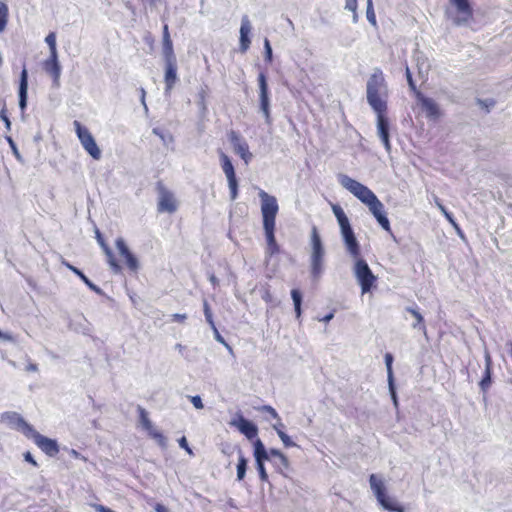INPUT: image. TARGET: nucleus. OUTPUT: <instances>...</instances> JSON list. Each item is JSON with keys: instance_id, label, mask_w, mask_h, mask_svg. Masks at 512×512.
Masks as SVG:
<instances>
[{"instance_id": "obj_1", "label": "nucleus", "mask_w": 512, "mask_h": 512, "mask_svg": "<svg viewBox=\"0 0 512 512\" xmlns=\"http://www.w3.org/2000/svg\"><path fill=\"white\" fill-rule=\"evenodd\" d=\"M337 179L343 188L348 190L353 196L367 206L379 226L392 235L390 221L385 211L384 204L378 199L376 194L369 187L346 174H338Z\"/></svg>"}, {"instance_id": "obj_2", "label": "nucleus", "mask_w": 512, "mask_h": 512, "mask_svg": "<svg viewBox=\"0 0 512 512\" xmlns=\"http://www.w3.org/2000/svg\"><path fill=\"white\" fill-rule=\"evenodd\" d=\"M388 85L383 71L374 68L366 83V99L373 111L387 109Z\"/></svg>"}, {"instance_id": "obj_3", "label": "nucleus", "mask_w": 512, "mask_h": 512, "mask_svg": "<svg viewBox=\"0 0 512 512\" xmlns=\"http://www.w3.org/2000/svg\"><path fill=\"white\" fill-rule=\"evenodd\" d=\"M253 456L255 464H265L266 461H272V458H279L280 464L285 469L290 468V461L288 457L279 449L270 448L267 450L260 438H256L253 442Z\"/></svg>"}, {"instance_id": "obj_4", "label": "nucleus", "mask_w": 512, "mask_h": 512, "mask_svg": "<svg viewBox=\"0 0 512 512\" xmlns=\"http://www.w3.org/2000/svg\"><path fill=\"white\" fill-rule=\"evenodd\" d=\"M355 259L356 261L353 268L354 276L361 288V293H369L372 288L375 287L377 277L373 274L365 259L360 258V256Z\"/></svg>"}, {"instance_id": "obj_5", "label": "nucleus", "mask_w": 512, "mask_h": 512, "mask_svg": "<svg viewBox=\"0 0 512 512\" xmlns=\"http://www.w3.org/2000/svg\"><path fill=\"white\" fill-rule=\"evenodd\" d=\"M311 244V276L313 280H318L323 272L324 247L316 227H313L312 229Z\"/></svg>"}, {"instance_id": "obj_6", "label": "nucleus", "mask_w": 512, "mask_h": 512, "mask_svg": "<svg viewBox=\"0 0 512 512\" xmlns=\"http://www.w3.org/2000/svg\"><path fill=\"white\" fill-rule=\"evenodd\" d=\"M75 132L77 137L85 149V151L95 160L101 158V150L98 147L93 135L87 127L83 126L79 121H74Z\"/></svg>"}, {"instance_id": "obj_7", "label": "nucleus", "mask_w": 512, "mask_h": 512, "mask_svg": "<svg viewBox=\"0 0 512 512\" xmlns=\"http://www.w3.org/2000/svg\"><path fill=\"white\" fill-rule=\"evenodd\" d=\"M165 72H164V83H165V95H169L171 90L174 88L178 81L177 75V58L174 51L162 52Z\"/></svg>"}, {"instance_id": "obj_8", "label": "nucleus", "mask_w": 512, "mask_h": 512, "mask_svg": "<svg viewBox=\"0 0 512 512\" xmlns=\"http://www.w3.org/2000/svg\"><path fill=\"white\" fill-rule=\"evenodd\" d=\"M259 197L261 199V214L263 226L275 225L276 215L279 210L277 199L269 195L264 190H260Z\"/></svg>"}, {"instance_id": "obj_9", "label": "nucleus", "mask_w": 512, "mask_h": 512, "mask_svg": "<svg viewBox=\"0 0 512 512\" xmlns=\"http://www.w3.org/2000/svg\"><path fill=\"white\" fill-rule=\"evenodd\" d=\"M0 420L7 423L11 429L22 432L26 437L34 432V427L29 424L19 413L14 411H6L0 414Z\"/></svg>"}, {"instance_id": "obj_10", "label": "nucleus", "mask_w": 512, "mask_h": 512, "mask_svg": "<svg viewBox=\"0 0 512 512\" xmlns=\"http://www.w3.org/2000/svg\"><path fill=\"white\" fill-rule=\"evenodd\" d=\"M258 85H259V108L262 114L264 115L265 122L267 125L272 124V118L270 114V98H269V88L267 83V77L265 73L261 72L258 75Z\"/></svg>"}, {"instance_id": "obj_11", "label": "nucleus", "mask_w": 512, "mask_h": 512, "mask_svg": "<svg viewBox=\"0 0 512 512\" xmlns=\"http://www.w3.org/2000/svg\"><path fill=\"white\" fill-rule=\"evenodd\" d=\"M340 227V233L342 240L344 242V245L348 251V253L353 258H358L360 256L361 250H360V244L355 236L354 230L350 223L344 224Z\"/></svg>"}, {"instance_id": "obj_12", "label": "nucleus", "mask_w": 512, "mask_h": 512, "mask_svg": "<svg viewBox=\"0 0 512 512\" xmlns=\"http://www.w3.org/2000/svg\"><path fill=\"white\" fill-rule=\"evenodd\" d=\"M449 2L456 8L458 14L453 18V23L456 26L466 25L473 17V8L470 0H449Z\"/></svg>"}, {"instance_id": "obj_13", "label": "nucleus", "mask_w": 512, "mask_h": 512, "mask_svg": "<svg viewBox=\"0 0 512 512\" xmlns=\"http://www.w3.org/2000/svg\"><path fill=\"white\" fill-rule=\"evenodd\" d=\"M228 139L233 146L234 152L238 154L246 164H248L252 160L253 154L249 151L247 142L234 130H231L228 133Z\"/></svg>"}, {"instance_id": "obj_14", "label": "nucleus", "mask_w": 512, "mask_h": 512, "mask_svg": "<svg viewBox=\"0 0 512 512\" xmlns=\"http://www.w3.org/2000/svg\"><path fill=\"white\" fill-rule=\"evenodd\" d=\"M230 424L236 427L248 440H256L258 435L257 425L253 421L245 418L241 413H238L237 417L234 418Z\"/></svg>"}, {"instance_id": "obj_15", "label": "nucleus", "mask_w": 512, "mask_h": 512, "mask_svg": "<svg viewBox=\"0 0 512 512\" xmlns=\"http://www.w3.org/2000/svg\"><path fill=\"white\" fill-rule=\"evenodd\" d=\"M34 443L49 457H54L59 452V445L55 439L48 438L34 429V432L30 434Z\"/></svg>"}, {"instance_id": "obj_16", "label": "nucleus", "mask_w": 512, "mask_h": 512, "mask_svg": "<svg viewBox=\"0 0 512 512\" xmlns=\"http://www.w3.org/2000/svg\"><path fill=\"white\" fill-rule=\"evenodd\" d=\"M159 200L157 210L160 213H174L177 210V203L172 192L168 191L161 183H158Z\"/></svg>"}, {"instance_id": "obj_17", "label": "nucleus", "mask_w": 512, "mask_h": 512, "mask_svg": "<svg viewBox=\"0 0 512 512\" xmlns=\"http://www.w3.org/2000/svg\"><path fill=\"white\" fill-rule=\"evenodd\" d=\"M416 99L427 118L436 120L441 116L440 107L434 99L427 97L421 91H416Z\"/></svg>"}, {"instance_id": "obj_18", "label": "nucleus", "mask_w": 512, "mask_h": 512, "mask_svg": "<svg viewBox=\"0 0 512 512\" xmlns=\"http://www.w3.org/2000/svg\"><path fill=\"white\" fill-rule=\"evenodd\" d=\"M115 245L120 256L124 258L129 270L136 272L139 269V261L137 257L131 252L125 240L122 237H118L115 241Z\"/></svg>"}, {"instance_id": "obj_19", "label": "nucleus", "mask_w": 512, "mask_h": 512, "mask_svg": "<svg viewBox=\"0 0 512 512\" xmlns=\"http://www.w3.org/2000/svg\"><path fill=\"white\" fill-rule=\"evenodd\" d=\"M28 104V71L23 66L19 77L18 105L22 113L25 112Z\"/></svg>"}, {"instance_id": "obj_20", "label": "nucleus", "mask_w": 512, "mask_h": 512, "mask_svg": "<svg viewBox=\"0 0 512 512\" xmlns=\"http://www.w3.org/2000/svg\"><path fill=\"white\" fill-rule=\"evenodd\" d=\"M43 68L46 73L52 76L53 85L58 87L61 76V65L58 61V54H50L49 58L45 60Z\"/></svg>"}, {"instance_id": "obj_21", "label": "nucleus", "mask_w": 512, "mask_h": 512, "mask_svg": "<svg viewBox=\"0 0 512 512\" xmlns=\"http://www.w3.org/2000/svg\"><path fill=\"white\" fill-rule=\"evenodd\" d=\"M251 23L247 15H244L241 19V26H240V51L246 52L251 44L250 39V32H251Z\"/></svg>"}, {"instance_id": "obj_22", "label": "nucleus", "mask_w": 512, "mask_h": 512, "mask_svg": "<svg viewBox=\"0 0 512 512\" xmlns=\"http://www.w3.org/2000/svg\"><path fill=\"white\" fill-rule=\"evenodd\" d=\"M62 264L67 267L71 272H73L76 276H78L81 281L93 292H95L98 295H104V291L94 284L79 268L75 267L74 265L70 264L66 260L62 261Z\"/></svg>"}, {"instance_id": "obj_23", "label": "nucleus", "mask_w": 512, "mask_h": 512, "mask_svg": "<svg viewBox=\"0 0 512 512\" xmlns=\"http://www.w3.org/2000/svg\"><path fill=\"white\" fill-rule=\"evenodd\" d=\"M377 116V135L380 140L386 137H390V122L386 115L387 109L381 111H374Z\"/></svg>"}, {"instance_id": "obj_24", "label": "nucleus", "mask_w": 512, "mask_h": 512, "mask_svg": "<svg viewBox=\"0 0 512 512\" xmlns=\"http://www.w3.org/2000/svg\"><path fill=\"white\" fill-rule=\"evenodd\" d=\"M493 384V369H484L482 377L478 383L480 392L483 396V401H487V394Z\"/></svg>"}, {"instance_id": "obj_25", "label": "nucleus", "mask_w": 512, "mask_h": 512, "mask_svg": "<svg viewBox=\"0 0 512 512\" xmlns=\"http://www.w3.org/2000/svg\"><path fill=\"white\" fill-rule=\"evenodd\" d=\"M265 232V238L268 246V251L271 255L279 252V245L275 238V225L263 226Z\"/></svg>"}, {"instance_id": "obj_26", "label": "nucleus", "mask_w": 512, "mask_h": 512, "mask_svg": "<svg viewBox=\"0 0 512 512\" xmlns=\"http://www.w3.org/2000/svg\"><path fill=\"white\" fill-rule=\"evenodd\" d=\"M369 483L377 500L382 499V497L387 494L383 480L378 478L377 475L371 474L369 477Z\"/></svg>"}, {"instance_id": "obj_27", "label": "nucleus", "mask_w": 512, "mask_h": 512, "mask_svg": "<svg viewBox=\"0 0 512 512\" xmlns=\"http://www.w3.org/2000/svg\"><path fill=\"white\" fill-rule=\"evenodd\" d=\"M405 310L415 318V322L412 323V328L421 330V331H423L424 334H426V326H425L424 317L420 313L418 306L417 305L407 306L405 308Z\"/></svg>"}, {"instance_id": "obj_28", "label": "nucleus", "mask_w": 512, "mask_h": 512, "mask_svg": "<svg viewBox=\"0 0 512 512\" xmlns=\"http://www.w3.org/2000/svg\"><path fill=\"white\" fill-rule=\"evenodd\" d=\"M379 505L389 512H405L404 508L388 494H385L382 499L377 500Z\"/></svg>"}, {"instance_id": "obj_29", "label": "nucleus", "mask_w": 512, "mask_h": 512, "mask_svg": "<svg viewBox=\"0 0 512 512\" xmlns=\"http://www.w3.org/2000/svg\"><path fill=\"white\" fill-rule=\"evenodd\" d=\"M290 294L294 305L295 317L301 323L303 294L298 288L292 289Z\"/></svg>"}, {"instance_id": "obj_30", "label": "nucleus", "mask_w": 512, "mask_h": 512, "mask_svg": "<svg viewBox=\"0 0 512 512\" xmlns=\"http://www.w3.org/2000/svg\"><path fill=\"white\" fill-rule=\"evenodd\" d=\"M247 468H248V459L242 454L241 449H239V458H238V463L236 466L238 481H242L245 478Z\"/></svg>"}, {"instance_id": "obj_31", "label": "nucleus", "mask_w": 512, "mask_h": 512, "mask_svg": "<svg viewBox=\"0 0 512 512\" xmlns=\"http://www.w3.org/2000/svg\"><path fill=\"white\" fill-rule=\"evenodd\" d=\"M220 162L223 172L226 176L236 174L234 165L228 155H226L224 152L220 153Z\"/></svg>"}, {"instance_id": "obj_32", "label": "nucleus", "mask_w": 512, "mask_h": 512, "mask_svg": "<svg viewBox=\"0 0 512 512\" xmlns=\"http://www.w3.org/2000/svg\"><path fill=\"white\" fill-rule=\"evenodd\" d=\"M169 51H174L173 42L170 37L169 27L167 24H164L162 32V52Z\"/></svg>"}, {"instance_id": "obj_33", "label": "nucleus", "mask_w": 512, "mask_h": 512, "mask_svg": "<svg viewBox=\"0 0 512 512\" xmlns=\"http://www.w3.org/2000/svg\"><path fill=\"white\" fill-rule=\"evenodd\" d=\"M104 254L106 255V258H107V262L111 268V270L118 274L122 271V267L121 265L118 263V261L116 260L114 254H113V251L111 248L109 249H106L105 251H103Z\"/></svg>"}, {"instance_id": "obj_34", "label": "nucleus", "mask_w": 512, "mask_h": 512, "mask_svg": "<svg viewBox=\"0 0 512 512\" xmlns=\"http://www.w3.org/2000/svg\"><path fill=\"white\" fill-rule=\"evenodd\" d=\"M226 178H227L228 187H229V190H230V199L232 201H234L238 197V187H239V184H238L237 176H236V174H233V175L226 176Z\"/></svg>"}, {"instance_id": "obj_35", "label": "nucleus", "mask_w": 512, "mask_h": 512, "mask_svg": "<svg viewBox=\"0 0 512 512\" xmlns=\"http://www.w3.org/2000/svg\"><path fill=\"white\" fill-rule=\"evenodd\" d=\"M137 411H138V414H139V420H140V423H141L142 427L146 431L150 430L153 427V424H152L151 420L148 417V412L146 411V409L143 408L142 406L138 405L137 406Z\"/></svg>"}, {"instance_id": "obj_36", "label": "nucleus", "mask_w": 512, "mask_h": 512, "mask_svg": "<svg viewBox=\"0 0 512 512\" xmlns=\"http://www.w3.org/2000/svg\"><path fill=\"white\" fill-rule=\"evenodd\" d=\"M332 211H333L334 216L337 219L339 226L350 223L346 213L344 212V210L342 209L341 206H339L338 204L333 205Z\"/></svg>"}, {"instance_id": "obj_37", "label": "nucleus", "mask_w": 512, "mask_h": 512, "mask_svg": "<svg viewBox=\"0 0 512 512\" xmlns=\"http://www.w3.org/2000/svg\"><path fill=\"white\" fill-rule=\"evenodd\" d=\"M9 8L8 5L0 1V33L3 32L8 23Z\"/></svg>"}, {"instance_id": "obj_38", "label": "nucleus", "mask_w": 512, "mask_h": 512, "mask_svg": "<svg viewBox=\"0 0 512 512\" xmlns=\"http://www.w3.org/2000/svg\"><path fill=\"white\" fill-rule=\"evenodd\" d=\"M152 133L158 136L164 145H168L173 142V136L170 132L164 131L162 128L155 127L152 129Z\"/></svg>"}, {"instance_id": "obj_39", "label": "nucleus", "mask_w": 512, "mask_h": 512, "mask_svg": "<svg viewBox=\"0 0 512 512\" xmlns=\"http://www.w3.org/2000/svg\"><path fill=\"white\" fill-rule=\"evenodd\" d=\"M435 204L438 207V209L441 211V213L444 215L446 220L452 225L456 226V219L454 218V215L447 210V208L441 203L439 198H435Z\"/></svg>"}, {"instance_id": "obj_40", "label": "nucleus", "mask_w": 512, "mask_h": 512, "mask_svg": "<svg viewBox=\"0 0 512 512\" xmlns=\"http://www.w3.org/2000/svg\"><path fill=\"white\" fill-rule=\"evenodd\" d=\"M149 436L152 437L154 440L157 441V443L161 446V447H166V444H167V440H166V437L163 435L162 432L154 429L153 427L147 431Z\"/></svg>"}, {"instance_id": "obj_41", "label": "nucleus", "mask_w": 512, "mask_h": 512, "mask_svg": "<svg viewBox=\"0 0 512 512\" xmlns=\"http://www.w3.org/2000/svg\"><path fill=\"white\" fill-rule=\"evenodd\" d=\"M203 312H204L206 322L209 324V326L211 328H214L216 325H215V322L213 319V314H212L210 305L207 300L203 301Z\"/></svg>"}, {"instance_id": "obj_42", "label": "nucleus", "mask_w": 512, "mask_h": 512, "mask_svg": "<svg viewBox=\"0 0 512 512\" xmlns=\"http://www.w3.org/2000/svg\"><path fill=\"white\" fill-rule=\"evenodd\" d=\"M393 361H394L393 355L391 353H386L384 356V362H385L386 369H387V380L394 379V374H393V369H392Z\"/></svg>"}, {"instance_id": "obj_43", "label": "nucleus", "mask_w": 512, "mask_h": 512, "mask_svg": "<svg viewBox=\"0 0 512 512\" xmlns=\"http://www.w3.org/2000/svg\"><path fill=\"white\" fill-rule=\"evenodd\" d=\"M366 17L370 24H372L373 26H376V24H377L376 15H375L372 0H367Z\"/></svg>"}, {"instance_id": "obj_44", "label": "nucleus", "mask_w": 512, "mask_h": 512, "mask_svg": "<svg viewBox=\"0 0 512 512\" xmlns=\"http://www.w3.org/2000/svg\"><path fill=\"white\" fill-rule=\"evenodd\" d=\"M5 139L8 142V144H9V146H10L12 152H13V155L15 156V158L20 163H24V159H23L22 155L20 154V152H19V150L17 148V145H16L15 141L13 140V138L11 136L6 135Z\"/></svg>"}, {"instance_id": "obj_45", "label": "nucleus", "mask_w": 512, "mask_h": 512, "mask_svg": "<svg viewBox=\"0 0 512 512\" xmlns=\"http://www.w3.org/2000/svg\"><path fill=\"white\" fill-rule=\"evenodd\" d=\"M205 98L206 90L204 88H201L197 94V105L202 113H205L207 111Z\"/></svg>"}, {"instance_id": "obj_46", "label": "nucleus", "mask_w": 512, "mask_h": 512, "mask_svg": "<svg viewBox=\"0 0 512 512\" xmlns=\"http://www.w3.org/2000/svg\"><path fill=\"white\" fill-rule=\"evenodd\" d=\"M45 41L49 46L50 54H58L56 46V34L54 32H50L46 36Z\"/></svg>"}, {"instance_id": "obj_47", "label": "nucleus", "mask_w": 512, "mask_h": 512, "mask_svg": "<svg viewBox=\"0 0 512 512\" xmlns=\"http://www.w3.org/2000/svg\"><path fill=\"white\" fill-rule=\"evenodd\" d=\"M264 59L267 63H271L273 60V50L268 38L264 39Z\"/></svg>"}, {"instance_id": "obj_48", "label": "nucleus", "mask_w": 512, "mask_h": 512, "mask_svg": "<svg viewBox=\"0 0 512 512\" xmlns=\"http://www.w3.org/2000/svg\"><path fill=\"white\" fill-rule=\"evenodd\" d=\"M387 381H388L389 394L391 396L394 406L397 407L398 406V397H397V392H396L395 379L387 380Z\"/></svg>"}, {"instance_id": "obj_49", "label": "nucleus", "mask_w": 512, "mask_h": 512, "mask_svg": "<svg viewBox=\"0 0 512 512\" xmlns=\"http://www.w3.org/2000/svg\"><path fill=\"white\" fill-rule=\"evenodd\" d=\"M345 9L353 12V22L358 21L357 0H346Z\"/></svg>"}, {"instance_id": "obj_50", "label": "nucleus", "mask_w": 512, "mask_h": 512, "mask_svg": "<svg viewBox=\"0 0 512 512\" xmlns=\"http://www.w3.org/2000/svg\"><path fill=\"white\" fill-rule=\"evenodd\" d=\"M278 436L286 448L297 446L296 443L292 441L291 437L287 435L284 431H278Z\"/></svg>"}, {"instance_id": "obj_51", "label": "nucleus", "mask_w": 512, "mask_h": 512, "mask_svg": "<svg viewBox=\"0 0 512 512\" xmlns=\"http://www.w3.org/2000/svg\"><path fill=\"white\" fill-rule=\"evenodd\" d=\"M405 76H406V80H407V83H408V86L409 88L414 92V94L416 95V91H419L417 89V86H416V83L413 79V76H412V73L409 69L408 66H406V70H405Z\"/></svg>"}, {"instance_id": "obj_52", "label": "nucleus", "mask_w": 512, "mask_h": 512, "mask_svg": "<svg viewBox=\"0 0 512 512\" xmlns=\"http://www.w3.org/2000/svg\"><path fill=\"white\" fill-rule=\"evenodd\" d=\"M0 119L4 122L6 130L8 132L11 131L12 123L8 117L7 109L5 106L0 110Z\"/></svg>"}, {"instance_id": "obj_53", "label": "nucleus", "mask_w": 512, "mask_h": 512, "mask_svg": "<svg viewBox=\"0 0 512 512\" xmlns=\"http://www.w3.org/2000/svg\"><path fill=\"white\" fill-rule=\"evenodd\" d=\"M478 105L485 109L487 112L490 111L492 107L495 105V101L493 99H477Z\"/></svg>"}, {"instance_id": "obj_54", "label": "nucleus", "mask_w": 512, "mask_h": 512, "mask_svg": "<svg viewBox=\"0 0 512 512\" xmlns=\"http://www.w3.org/2000/svg\"><path fill=\"white\" fill-rule=\"evenodd\" d=\"M95 238L103 251L110 248L98 228L95 229Z\"/></svg>"}, {"instance_id": "obj_55", "label": "nucleus", "mask_w": 512, "mask_h": 512, "mask_svg": "<svg viewBox=\"0 0 512 512\" xmlns=\"http://www.w3.org/2000/svg\"><path fill=\"white\" fill-rule=\"evenodd\" d=\"M259 474V478L262 482H268V473L265 468V464H255Z\"/></svg>"}, {"instance_id": "obj_56", "label": "nucleus", "mask_w": 512, "mask_h": 512, "mask_svg": "<svg viewBox=\"0 0 512 512\" xmlns=\"http://www.w3.org/2000/svg\"><path fill=\"white\" fill-rule=\"evenodd\" d=\"M179 446L184 449L189 455H193V451L191 447L188 444L187 438L185 436H182L178 439Z\"/></svg>"}, {"instance_id": "obj_57", "label": "nucleus", "mask_w": 512, "mask_h": 512, "mask_svg": "<svg viewBox=\"0 0 512 512\" xmlns=\"http://www.w3.org/2000/svg\"><path fill=\"white\" fill-rule=\"evenodd\" d=\"M190 401L196 409H203L204 404L202 398L199 395L190 396Z\"/></svg>"}, {"instance_id": "obj_58", "label": "nucleus", "mask_w": 512, "mask_h": 512, "mask_svg": "<svg viewBox=\"0 0 512 512\" xmlns=\"http://www.w3.org/2000/svg\"><path fill=\"white\" fill-rule=\"evenodd\" d=\"M261 411H265L267 412L268 414L271 415L272 418L274 419H279V414L277 413V411L270 405H264L261 407L260 409Z\"/></svg>"}, {"instance_id": "obj_59", "label": "nucleus", "mask_w": 512, "mask_h": 512, "mask_svg": "<svg viewBox=\"0 0 512 512\" xmlns=\"http://www.w3.org/2000/svg\"><path fill=\"white\" fill-rule=\"evenodd\" d=\"M77 331L83 333L84 335L89 334L90 328L89 323L85 318H83V323H79V328H76Z\"/></svg>"}, {"instance_id": "obj_60", "label": "nucleus", "mask_w": 512, "mask_h": 512, "mask_svg": "<svg viewBox=\"0 0 512 512\" xmlns=\"http://www.w3.org/2000/svg\"><path fill=\"white\" fill-rule=\"evenodd\" d=\"M273 466L275 467V469L280 473L282 474L283 476H286L285 474V468L280 464V461H279V458H272V461H270Z\"/></svg>"}, {"instance_id": "obj_61", "label": "nucleus", "mask_w": 512, "mask_h": 512, "mask_svg": "<svg viewBox=\"0 0 512 512\" xmlns=\"http://www.w3.org/2000/svg\"><path fill=\"white\" fill-rule=\"evenodd\" d=\"M485 367L484 369H493V361L490 353L486 350L484 355Z\"/></svg>"}, {"instance_id": "obj_62", "label": "nucleus", "mask_w": 512, "mask_h": 512, "mask_svg": "<svg viewBox=\"0 0 512 512\" xmlns=\"http://www.w3.org/2000/svg\"><path fill=\"white\" fill-rule=\"evenodd\" d=\"M23 457H24V460L30 464H32L33 466L35 467H38V463L36 462V460L34 459L33 455L31 454V452L27 451L23 454Z\"/></svg>"}, {"instance_id": "obj_63", "label": "nucleus", "mask_w": 512, "mask_h": 512, "mask_svg": "<svg viewBox=\"0 0 512 512\" xmlns=\"http://www.w3.org/2000/svg\"><path fill=\"white\" fill-rule=\"evenodd\" d=\"M171 317H172V321H174V322H184L187 319L186 314H180V313L172 314Z\"/></svg>"}, {"instance_id": "obj_64", "label": "nucleus", "mask_w": 512, "mask_h": 512, "mask_svg": "<svg viewBox=\"0 0 512 512\" xmlns=\"http://www.w3.org/2000/svg\"><path fill=\"white\" fill-rule=\"evenodd\" d=\"M213 330V334H214V338L217 342L219 343H224V338L223 336L220 334V332L218 331L217 327L215 326L214 328H211Z\"/></svg>"}]
</instances>
